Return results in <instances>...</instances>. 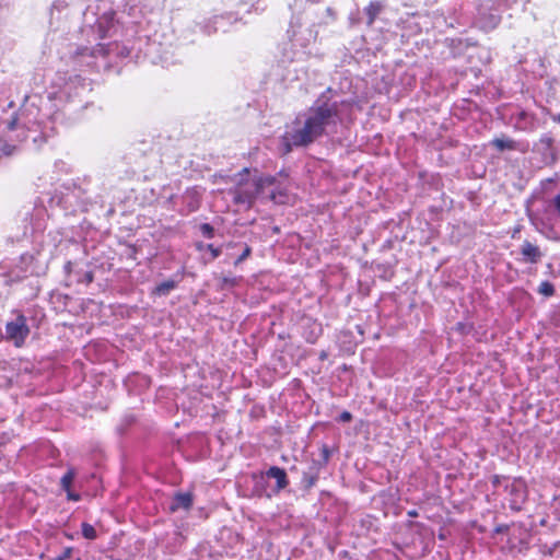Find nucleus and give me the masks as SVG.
<instances>
[{
	"label": "nucleus",
	"instance_id": "nucleus-1",
	"mask_svg": "<svg viewBox=\"0 0 560 560\" xmlns=\"http://www.w3.org/2000/svg\"><path fill=\"white\" fill-rule=\"evenodd\" d=\"M340 121L339 105L336 102L318 101L288 127L283 135V144L287 151H290L291 147H306L323 135L335 132Z\"/></svg>",
	"mask_w": 560,
	"mask_h": 560
},
{
	"label": "nucleus",
	"instance_id": "nucleus-2",
	"mask_svg": "<svg viewBox=\"0 0 560 560\" xmlns=\"http://www.w3.org/2000/svg\"><path fill=\"white\" fill-rule=\"evenodd\" d=\"M235 186L228 195L233 202L244 209H249L255 200H269L277 205L290 201L287 187L272 176L250 175L248 168H244L234 177Z\"/></svg>",
	"mask_w": 560,
	"mask_h": 560
},
{
	"label": "nucleus",
	"instance_id": "nucleus-3",
	"mask_svg": "<svg viewBox=\"0 0 560 560\" xmlns=\"http://www.w3.org/2000/svg\"><path fill=\"white\" fill-rule=\"evenodd\" d=\"M335 20V12L330 8L324 10L319 21L293 16L288 31L291 50L284 52L285 59L289 61L303 60L310 54L308 47L317 39L318 30L316 27L320 24H329Z\"/></svg>",
	"mask_w": 560,
	"mask_h": 560
},
{
	"label": "nucleus",
	"instance_id": "nucleus-4",
	"mask_svg": "<svg viewBox=\"0 0 560 560\" xmlns=\"http://www.w3.org/2000/svg\"><path fill=\"white\" fill-rule=\"evenodd\" d=\"M52 89L49 93V98L56 100H70L74 96L79 95V90H84L82 81L79 77H69L57 74L56 79L52 82Z\"/></svg>",
	"mask_w": 560,
	"mask_h": 560
},
{
	"label": "nucleus",
	"instance_id": "nucleus-5",
	"mask_svg": "<svg viewBox=\"0 0 560 560\" xmlns=\"http://www.w3.org/2000/svg\"><path fill=\"white\" fill-rule=\"evenodd\" d=\"M23 127L20 126L18 119L10 121H0V142H2L1 151L9 155L13 152L15 145L11 142H21L26 138Z\"/></svg>",
	"mask_w": 560,
	"mask_h": 560
},
{
	"label": "nucleus",
	"instance_id": "nucleus-6",
	"mask_svg": "<svg viewBox=\"0 0 560 560\" xmlns=\"http://www.w3.org/2000/svg\"><path fill=\"white\" fill-rule=\"evenodd\" d=\"M500 14L493 8L492 0H486L478 7L476 23L480 28L485 31L493 30L500 23Z\"/></svg>",
	"mask_w": 560,
	"mask_h": 560
},
{
	"label": "nucleus",
	"instance_id": "nucleus-7",
	"mask_svg": "<svg viewBox=\"0 0 560 560\" xmlns=\"http://www.w3.org/2000/svg\"><path fill=\"white\" fill-rule=\"evenodd\" d=\"M30 334L26 318L18 315L13 320L5 325V337L11 340L15 347H21Z\"/></svg>",
	"mask_w": 560,
	"mask_h": 560
},
{
	"label": "nucleus",
	"instance_id": "nucleus-8",
	"mask_svg": "<svg viewBox=\"0 0 560 560\" xmlns=\"http://www.w3.org/2000/svg\"><path fill=\"white\" fill-rule=\"evenodd\" d=\"M51 242L55 245H62L66 243H70L73 245H78L80 243L89 242L90 240L83 234V228H67L62 230H58L56 232H50Z\"/></svg>",
	"mask_w": 560,
	"mask_h": 560
},
{
	"label": "nucleus",
	"instance_id": "nucleus-9",
	"mask_svg": "<svg viewBox=\"0 0 560 560\" xmlns=\"http://www.w3.org/2000/svg\"><path fill=\"white\" fill-rule=\"evenodd\" d=\"M264 477L272 478L276 480V482H277L276 492L283 490L289 485V480H288L285 470L283 468L277 467V466L270 467L266 471Z\"/></svg>",
	"mask_w": 560,
	"mask_h": 560
},
{
	"label": "nucleus",
	"instance_id": "nucleus-10",
	"mask_svg": "<svg viewBox=\"0 0 560 560\" xmlns=\"http://www.w3.org/2000/svg\"><path fill=\"white\" fill-rule=\"evenodd\" d=\"M192 505V494L190 492H178L174 495L173 501L170 505L172 512L178 510L188 511Z\"/></svg>",
	"mask_w": 560,
	"mask_h": 560
},
{
	"label": "nucleus",
	"instance_id": "nucleus-11",
	"mask_svg": "<svg viewBox=\"0 0 560 560\" xmlns=\"http://www.w3.org/2000/svg\"><path fill=\"white\" fill-rule=\"evenodd\" d=\"M553 140L549 136H544L540 138L538 143V149L544 153V162L546 164L553 163L556 161V154L552 148Z\"/></svg>",
	"mask_w": 560,
	"mask_h": 560
},
{
	"label": "nucleus",
	"instance_id": "nucleus-12",
	"mask_svg": "<svg viewBox=\"0 0 560 560\" xmlns=\"http://www.w3.org/2000/svg\"><path fill=\"white\" fill-rule=\"evenodd\" d=\"M179 280L167 279L158 284L153 290L152 294L158 296L168 295L171 291L177 288Z\"/></svg>",
	"mask_w": 560,
	"mask_h": 560
},
{
	"label": "nucleus",
	"instance_id": "nucleus-13",
	"mask_svg": "<svg viewBox=\"0 0 560 560\" xmlns=\"http://www.w3.org/2000/svg\"><path fill=\"white\" fill-rule=\"evenodd\" d=\"M184 202L187 203V212L196 211L199 208L200 196L197 189L187 190L183 196Z\"/></svg>",
	"mask_w": 560,
	"mask_h": 560
},
{
	"label": "nucleus",
	"instance_id": "nucleus-14",
	"mask_svg": "<svg viewBox=\"0 0 560 560\" xmlns=\"http://www.w3.org/2000/svg\"><path fill=\"white\" fill-rule=\"evenodd\" d=\"M523 259L526 262H535L540 257L539 247H523Z\"/></svg>",
	"mask_w": 560,
	"mask_h": 560
},
{
	"label": "nucleus",
	"instance_id": "nucleus-15",
	"mask_svg": "<svg viewBox=\"0 0 560 560\" xmlns=\"http://www.w3.org/2000/svg\"><path fill=\"white\" fill-rule=\"evenodd\" d=\"M242 278L234 277V276H224L221 278L220 282V289L221 290H229L238 284Z\"/></svg>",
	"mask_w": 560,
	"mask_h": 560
},
{
	"label": "nucleus",
	"instance_id": "nucleus-16",
	"mask_svg": "<svg viewBox=\"0 0 560 560\" xmlns=\"http://www.w3.org/2000/svg\"><path fill=\"white\" fill-rule=\"evenodd\" d=\"M75 478L74 468H69L67 472L61 477L60 485L63 490H68L71 488V485Z\"/></svg>",
	"mask_w": 560,
	"mask_h": 560
},
{
	"label": "nucleus",
	"instance_id": "nucleus-17",
	"mask_svg": "<svg viewBox=\"0 0 560 560\" xmlns=\"http://www.w3.org/2000/svg\"><path fill=\"white\" fill-rule=\"evenodd\" d=\"M380 11H381V5H380V3H376V2H372L369 4V7L365 8V13L369 16V21H368L369 24L373 23L374 19L380 13Z\"/></svg>",
	"mask_w": 560,
	"mask_h": 560
},
{
	"label": "nucleus",
	"instance_id": "nucleus-18",
	"mask_svg": "<svg viewBox=\"0 0 560 560\" xmlns=\"http://www.w3.org/2000/svg\"><path fill=\"white\" fill-rule=\"evenodd\" d=\"M538 292L545 296H552L555 294V287L549 281H542L538 287Z\"/></svg>",
	"mask_w": 560,
	"mask_h": 560
},
{
	"label": "nucleus",
	"instance_id": "nucleus-19",
	"mask_svg": "<svg viewBox=\"0 0 560 560\" xmlns=\"http://www.w3.org/2000/svg\"><path fill=\"white\" fill-rule=\"evenodd\" d=\"M82 535L86 539H95L96 536H97L96 535V529L94 528V526H92L89 523H83L82 524Z\"/></svg>",
	"mask_w": 560,
	"mask_h": 560
},
{
	"label": "nucleus",
	"instance_id": "nucleus-20",
	"mask_svg": "<svg viewBox=\"0 0 560 560\" xmlns=\"http://www.w3.org/2000/svg\"><path fill=\"white\" fill-rule=\"evenodd\" d=\"M199 232L203 237L212 238L214 234V229L208 223H202L199 225Z\"/></svg>",
	"mask_w": 560,
	"mask_h": 560
},
{
	"label": "nucleus",
	"instance_id": "nucleus-21",
	"mask_svg": "<svg viewBox=\"0 0 560 560\" xmlns=\"http://www.w3.org/2000/svg\"><path fill=\"white\" fill-rule=\"evenodd\" d=\"M493 144L499 150H505V149H512L513 148V142L511 140L495 139V140H493Z\"/></svg>",
	"mask_w": 560,
	"mask_h": 560
},
{
	"label": "nucleus",
	"instance_id": "nucleus-22",
	"mask_svg": "<svg viewBox=\"0 0 560 560\" xmlns=\"http://www.w3.org/2000/svg\"><path fill=\"white\" fill-rule=\"evenodd\" d=\"M65 491L67 492V498H68V500H70V501H74V502L80 501V499H81L80 494H79V493H75V492H72V491H71V488H70V489H68V490H65Z\"/></svg>",
	"mask_w": 560,
	"mask_h": 560
},
{
	"label": "nucleus",
	"instance_id": "nucleus-23",
	"mask_svg": "<svg viewBox=\"0 0 560 560\" xmlns=\"http://www.w3.org/2000/svg\"><path fill=\"white\" fill-rule=\"evenodd\" d=\"M250 254V247H245V250L243 252V254L236 259L235 264H240L241 261H243L245 258H247Z\"/></svg>",
	"mask_w": 560,
	"mask_h": 560
},
{
	"label": "nucleus",
	"instance_id": "nucleus-24",
	"mask_svg": "<svg viewBox=\"0 0 560 560\" xmlns=\"http://www.w3.org/2000/svg\"><path fill=\"white\" fill-rule=\"evenodd\" d=\"M255 480H256V488L258 487H261L264 486L265 483V477L264 476H259V477H254ZM256 492H258V494H261V491H258V489H256Z\"/></svg>",
	"mask_w": 560,
	"mask_h": 560
},
{
	"label": "nucleus",
	"instance_id": "nucleus-25",
	"mask_svg": "<svg viewBox=\"0 0 560 560\" xmlns=\"http://www.w3.org/2000/svg\"><path fill=\"white\" fill-rule=\"evenodd\" d=\"M211 252V257L214 259L221 254V247H207Z\"/></svg>",
	"mask_w": 560,
	"mask_h": 560
},
{
	"label": "nucleus",
	"instance_id": "nucleus-26",
	"mask_svg": "<svg viewBox=\"0 0 560 560\" xmlns=\"http://www.w3.org/2000/svg\"><path fill=\"white\" fill-rule=\"evenodd\" d=\"M352 418L351 413L348 412V411H343L341 415H340V420L343 421V422H348L350 421Z\"/></svg>",
	"mask_w": 560,
	"mask_h": 560
},
{
	"label": "nucleus",
	"instance_id": "nucleus-27",
	"mask_svg": "<svg viewBox=\"0 0 560 560\" xmlns=\"http://www.w3.org/2000/svg\"><path fill=\"white\" fill-rule=\"evenodd\" d=\"M69 553H70V550H66L62 556L56 558L55 560H66L67 557L69 556Z\"/></svg>",
	"mask_w": 560,
	"mask_h": 560
},
{
	"label": "nucleus",
	"instance_id": "nucleus-28",
	"mask_svg": "<svg viewBox=\"0 0 560 560\" xmlns=\"http://www.w3.org/2000/svg\"><path fill=\"white\" fill-rule=\"evenodd\" d=\"M552 120L560 124V113L558 115H553Z\"/></svg>",
	"mask_w": 560,
	"mask_h": 560
}]
</instances>
